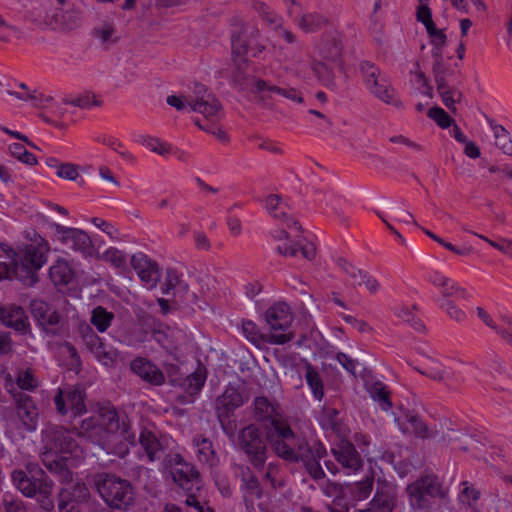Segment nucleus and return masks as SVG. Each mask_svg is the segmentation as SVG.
Wrapping results in <instances>:
<instances>
[{
	"label": "nucleus",
	"instance_id": "09e8293b",
	"mask_svg": "<svg viewBox=\"0 0 512 512\" xmlns=\"http://www.w3.org/2000/svg\"><path fill=\"white\" fill-rule=\"evenodd\" d=\"M324 22L325 19L323 17H320L316 14H306L302 16L299 25L305 31H313L320 27Z\"/></svg>",
	"mask_w": 512,
	"mask_h": 512
},
{
	"label": "nucleus",
	"instance_id": "bb28decb",
	"mask_svg": "<svg viewBox=\"0 0 512 512\" xmlns=\"http://www.w3.org/2000/svg\"><path fill=\"white\" fill-rule=\"evenodd\" d=\"M478 317L489 327L494 329L498 334H500L504 339L508 342L512 343V320L507 317H502L503 326L498 327L493 324L490 316L482 309L477 308Z\"/></svg>",
	"mask_w": 512,
	"mask_h": 512
},
{
	"label": "nucleus",
	"instance_id": "5701e85b",
	"mask_svg": "<svg viewBox=\"0 0 512 512\" xmlns=\"http://www.w3.org/2000/svg\"><path fill=\"white\" fill-rule=\"evenodd\" d=\"M394 420L403 433H414L421 437L428 435L426 425L414 415L402 414Z\"/></svg>",
	"mask_w": 512,
	"mask_h": 512
},
{
	"label": "nucleus",
	"instance_id": "e433bc0d",
	"mask_svg": "<svg viewBox=\"0 0 512 512\" xmlns=\"http://www.w3.org/2000/svg\"><path fill=\"white\" fill-rule=\"evenodd\" d=\"M306 379L315 399L321 400L323 397V385L318 373L310 366L307 368Z\"/></svg>",
	"mask_w": 512,
	"mask_h": 512
},
{
	"label": "nucleus",
	"instance_id": "c756f323",
	"mask_svg": "<svg viewBox=\"0 0 512 512\" xmlns=\"http://www.w3.org/2000/svg\"><path fill=\"white\" fill-rule=\"evenodd\" d=\"M139 440L141 445L145 449L150 461H154L155 459L160 457L161 446L153 433H151L150 431H143L140 434Z\"/></svg>",
	"mask_w": 512,
	"mask_h": 512
},
{
	"label": "nucleus",
	"instance_id": "4c0bfd02",
	"mask_svg": "<svg viewBox=\"0 0 512 512\" xmlns=\"http://www.w3.org/2000/svg\"><path fill=\"white\" fill-rule=\"evenodd\" d=\"M112 316L105 309L97 307L92 313V323L100 332H104L110 325Z\"/></svg>",
	"mask_w": 512,
	"mask_h": 512
},
{
	"label": "nucleus",
	"instance_id": "6e6d98bb",
	"mask_svg": "<svg viewBox=\"0 0 512 512\" xmlns=\"http://www.w3.org/2000/svg\"><path fill=\"white\" fill-rule=\"evenodd\" d=\"M336 359L348 372L352 374L356 372L357 363L354 360L350 359L347 355L343 353H338Z\"/></svg>",
	"mask_w": 512,
	"mask_h": 512
},
{
	"label": "nucleus",
	"instance_id": "a878e982",
	"mask_svg": "<svg viewBox=\"0 0 512 512\" xmlns=\"http://www.w3.org/2000/svg\"><path fill=\"white\" fill-rule=\"evenodd\" d=\"M251 90L255 93H269L275 95H283L293 101L301 102L302 97L300 93L296 90H283L277 87L268 86L265 82L262 81H253L251 83Z\"/></svg>",
	"mask_w": 512,
	"mask_h": 512
},
{
	"label": "nucleus",
	"instance_id": "4468645a",
	"mask_svg": "<svg viewBox=\"0 0 512 512\" xmlns=\"http://www.w3.org/2000/svg\"><path fill=\"white\" fill-rule=\"evenodd\" d=\"M132 263L144 286L147 289L154 288L160 278L157 265L144 254L133 256Z\"/></svg>",
	"mask_w": 512,
	"mask_h": 512
},
{
	"label": "nucleus",
	"instance_id": "f257e3e1",
	"mask_svg": "<svg viewBox=\"0 0 512 512\" xmlns=\"http://www.w3.org/2000/svg\"><path fill=\"white\" fill-rule=\"evenodd\" d=\"M80 437L96 443L107 454L120 457L126 455L135 442V435L130 432L126 420L111 408H104L98 415L85 419Z\"/></svg>",
	"mask_w": 512,
	"mask_h": 512
},
{
	"label": "nucleus",
	"instance_id": "13d9d810",
	"mask_svg": "<svg viewBox=\"0 0 512 512\" xmlns=\"http://www.w3.org/2000/svg\"><path fill=\"white\" fill-rule=\"evenodd\" d=\"M490 126L493 131L496 146L500 145L501 141L507 140L508 132L504 129L503 126L495 123H491Z\"/></svg>",
	"mask_w": 512,
	"mask_h": 512
},
{
	"label": "nucleus",
	"instance_id": "b1692460",
	"mask_svg": "<svg viewBox=\"0 0 512 512\" xmlns=\"http://www.w3.org/2000/svg\"><path fill=\"white\" fill-rule=\"evenodd\" d=\"M136 142L151 152L163 157H167L173 153V148L168 143L157 137L150 135H139L136 138Z\"/></svg>",
	"mask_w": 512,
	"mask_h": 512
},
{
	"label": "nucleus",
	"instance_id": "0eeeda50",
	"mask_svg": "<svg viewBox=\"0 0 512 512\" xmlns=\"http://www.w3.org/2000/svg\"><path fill=\"white\" fill-rule=\"evenodd\" d=\"M416 17L426 30L429 43L432 46L433 56L438 62L444 58V50L448 44L445 28L438 27L432 18L430 0H419L416 8Z\"/></svg>",
	"mask_w": 512,
	"mask_h": 512
},
{
	"label": "nucleus",
	"instance_id": "3c124183",
	"mask_svg": "<svg viewBox=\"0 0 512 512\" xmlns=\"http://www.w3.org/2000/svg\"><path fill=\"white\" fill-rule=\"evenodd\" d=\"M439 305L446 311L450 318L456 321H462L465 319V313L450 300L443 299L440 301Z\"/></svg>",
	"mask_w": 512,
	"mask_h": 512
},
{
	"label": "nucleus",
	"instance_id": "f3484780",
	"mask_svg": "<svg viewBox=\"0 0 512 512\" xmlns=\"http://www.w3.org/2000/svg\"><path fill=\"white\" fill-rule=\"evenodd\" d=\"M274 432L272 434V440L276 438H281V440H276L273 445L275 446V450L278 455L284 459H293L294 452L289 448V446L284 442L285 440H291L293 438V433L289 427L284 425L283 423L273 422Z\"/></svg>",
	"mask_w": 512,
	"mask_h": 512
},
{
	"label": "nucleus",
	"instance_id": "dca6fc26",
	"mask_svg": "<svg viewBox=\"0 0 512 512\" xmlns=\"http://www.w3.org/2000/svg\"><path fill=\"white\" fill-rule=\"evenodd\" d=\"M333 452L343 468L347 469V473H352L361 466V461L350 443L343 442L337 448H333Z\"/></svg>",
	"mask_w": 512,
	"mask_h": 512
},
{
	"label": "nucleus",
	"instance_id": "c85d7f7f",
	"mask_svg": "<svg viewBox=\"0 0 512 512\" xmlns=\"http://www.w3.org/2000/svg\"><path fill=\"white\" fill-rule=\"evenodd\" d=\"M333 56V59L328 62L315 61L312 65V69L316 74L317 78L321 80L324 84L329 85L332 83L334 69L337 66L336 55Z\"/></svg>",
	"mask_w": 512,
	"mask_h": 512
},
{
	"label": "nucleus",
	"instance_id": "69168bd1",
	"mask_svg": "<svg viewBox=\"0 0 512 512\" xmlns=\"http://www.w3.org/2000/svg\"><path fill=\"white\" fill-rule=\"evenodd\" d=\"M61 351L70 356V358H71L70 363H69L70 365H75L78 363L77 353L74 348H72L69 345H65V346L61 347Z\"/></svg>",
	"mask_w": 512,
	"mask_h": 512
},
{
	"label": "nucleus",
	"instance_id": "4d7b16f0",
	"mask_svg": "<svg viewBox=\"0 0 512 512\" xmlns=\"http://www.w3.org/2000/svg\"><path fill=\"white\" fill-rule=\"evenodd\" d=\"M69 103H71L74 106H79L82 108H89L95 103V101L92 96L85 94V95H80L78 97L70 99Z\"/></svg>",
	"mask_w": 512,
	"mask_h": 512
},
{
	"label": "nucleus",
	"instance_id": "bf43d9fd",
	"mask_svg": "<svg viewBox=\"0 0 512 512\" xmlns=\"http://www.w3.org/2000/svg\"><path fill=\"white\" fill-rule=\"evenodd\" d=\"M372 489V482L370 480H366L357 485L358 494L355 496L356 500H363L367 498Z\"/></svg>",
	"mask_w": 512,
	"mask_h": 512
},
{
	"label": "nucleus",
	"instance_id": "2f4dec72",
	"mask_svg": "<svg viewBox=\"0 0 512 512\" xmlns=\"http://www.w3.org/2000/svg\"><path fill=\"white\" fill-rule=\"evenodd\" d=\"M196 454L200 462L207 463L209 465H214L215 463V455L212 449V444L207 439H201L197 441L196 444Z\"/></svg>",
	"mask_w": 512,
	"mask_h": 512
},
{
	"label": "nucleus",
	"instance_id": "a211bd4d",
	"mask_svg": "<svg viewBox=\"0 0 512 512\" xmlns=\"http://www.w3.org/2000/svg\"><path fill=\"white\" fill-rule=\"evenodd\" d=\"M88 345L97 358V360L105 367H112L117 363L118 355L111 348L101 341L98 336H91L88 341Z\"/></svg>",
	"mask_w": 512,
	"mask_h": 512
},
{
	"label": "nucleus",
	"instance_id": "8fccbe9b",
	"mask_svg": "<svg viewBox=\"0 0 512 512\" xmlns=\"http://www.w3.org/2000/svg\"><path fill=\"white\" fill-rule=\"evenodd\" d=\"M56 174L63 179L75 181L79 177V169L70 163L60 164L56 167Z\"/></svg>",
	"mask_w": 512,
	"mask_h": 512
},
{
	"label": "nucleus",
	"instance_id": "4be33fe9",
	"mask_svg": "<svg viewBox=\"0 0 512 512\" xmlns=\"http://www.w3.org/2000/svg\"><path fill=\"white\" fill-rule=\"evenodd\" d=\"M339 265L348 275H350L355 285H363L370 292H375L378 289V283L374 278L368 276L360 269H357L352 264L348 263L345 259H340Z\"/></svg>",
	"mask_w": 512,
	"mask_h": 512
},
{
	"label": "nucleus",
	"instance_id": "7ed1b4c3",
	"mask_svg": "<svg viewBox=\"0 0 512 512\" xmlns=\"http://www.w3.org/2000/svg\"><path fill=\"white\" fill-rule=\"evenodd\" d=\"M29 476L22 470L14 471L12 481L14 486L26 497L38 495V502L45 511L53 508V501L49 498L51 484L42 479L43 471L36 465L27 467Z\"/></svg>",
	"mask_w": 512,
	"mask_h": 512
},
{
	"label": "nucleus",
	"instance_id": "aec40b11",
	"mask_svg": "<svg viewBox=\"0 0 512 512\" xmlns=\"http://www.w3.org/2000/svg\"><path fill=\"white\" fill-rule=\"evenodd\" d=\"M131 369L144 380L153 384H160L164 381V376L155 365L144 359H136L131 364Z\"/></svg>",
	"mask_w": 512,
	"mask_h": 512
},
{
	"label": "nucleus",
	"instance_id": "72a5a7b5",
	"mask_svg": "<svg viewBox=\"0 0 512 512\" xmlns=\"http://www.w3.org/2000/svg\"><path fill=\"white\" fill-rule=\"evenodd\" d=\"M371 398L378 404L379 408L383 411H389L391 402L388 397L386 387L382 384H376L373 388L369 389Z\"/></svg>",
	"mask_w": 512,
	"mask_h": 512
},
{
	"label": "nucleus",
	"instance_id": "393cba45",
	"mask_svg": "<svg viewBox=\"0 0 512 512\" xmlns=\"http://www.w3.org/2000/svg\"><path fill=\"white\" fill-rule=\"evenodd\" d=\"M427 278L435 286L442 287V293L446 296L464 297L465 295V291L462 288L439 272H430Z\"/></svg>",
	"mask_w": 512,
	"mask_h": 512
},
{
	"label": "nucleus",
	"instance_id": "f03ea898",
	"mask_svg": "<svg viewBox=\"0 0 512 512\" xmlns=\"http://www.w3.org/2000/svg\"><path fill=\"white\" fill-rule=\"evenodd\" d=\"M71 433L66 432L54 441L53 449L42 453V461L46 468L59 474L63 480L71 477L70 468L76 466L83 458V451L72 446Z\"/></svg>",
	"mask_w": 512,
	"mask_h": 512
},
{
	"label": "nucleus",
	"instance_id": "0e129e2a",
	"mask_svg": "<svg viewBox=\"0 0 512 512\" xmlns=\"http://www.w3.org/2000/svg\"><path fill=\"white\" fill-rule=\"evenodd\" d=\"M113 35H114V30L107 26V27H103L100 31H99V37L100 39L103 41V42H109V41H112L113 40Z\"/></svg>",
	"mask_w": 512,
	"mask_h": 512
},
{
	"label": "nucleus",
	"instance_id": "ddd939ff",
	"mask_svg": "<svg viewBox=\"0 0 512 512\" xmlns=\"http://www.w3.org/2000/svg\"><path fill=\"white\" fill-rule=\"evenodd\" d=\"M57 409L60 413L71 411L74 415H80L85 411L84 396L80 389L60 391L55 398Z\"/></svg>",
	"mask_w": 512,
	"mask_h": 512
},
{
	"label": "nucleus",
	"instance_id": "e2e57ef3",
	"mask_svg": "<svg viewBox=\"0 0 512 512\" xmlns=\"http://www.w3.org/2000/svg\"><path fill=\"white\" fill-rule=\"evenodd\" d=\"M464 153L467 157L475 159L480 156V149L473 141H467L463 145Z\"/></svg>",
	"mask_w": 512,
	"mask_h": 512
},
{
	"label": "nucleus",
	"instance_id": "338daca9",
	"mask_svg": "<svg viewBox=\"0 0 512 512\" xmlns=\"http://www.w3.org/2000/svg\"><path fill=\"white\" fill-rule=\"evenodd\" d=\"M503 151V153L512 156V139L507 135V140L501 141L500 145L497 146Z\"/></svg>",
	"mask_w": 512,
	"mask_h": 512
},
{
	"label": "nucleus",
	"instance_id": "423d86ee",
	"mask_svg": "<svg viewBox=\"0 0 512 512\" xmlns=\"http://www.w3.org/2000/svg\"><path fill=\"white\" fill-rule=\"evenodd\" d=\"M97 490L103 500L112 508L126 509L134 500L129 482L110 475H100Z\"/></svg>",
	"mask_w": 512,
	"mask_h": 512
},
{
	"label": "nucleus",
	"instance_id": "c03bdc74",
	"mask_svg": "<svg viewBox=\"0 0 512 512\" xmlns=\"http://www.w3.org/2000/svg\"><path fill=\"white\" fill-rule=\"evenodd\" d=\"M68 236L73 240L74 247L78 250H84L90 245L89 236L79 229H68Z\"/></svg>",
	"mask_w": 512,
	"mask_h": 512
},
{
	"label": "nucleus",
	"instance_id": "79ce46f5",
	"mask_svg": "<svg viewBox=\"0 0 512 512\" xmlns=\"http://www.w3.org/2000/svg\"><path fill=\"white\" fill-rule=\"evenodd\" d=\"M206 380V375L202 369H198L186 380V386L189 393L193 394L198 392Z\"/></svg>",
	"mask_w": 512,
	"mask_h": 512
},
{
	"label": "nucleus",
	"instance_id": "de8ad7c7",
	"mask_svg": "<svg viewBox=\"0 0 512 512\" xmlns=\"http://www.w3.org/2000/svg\"><path fill=\"white\" fill-rule=\"evenodd\" d=\"M42 304L34 303L33 304V313L36 318H38L39 321H41L42 324H57L59 322V316L55 312L51 311H45L41 312Z\"/></svg>",
	"mask_w": 512,
	"mask_h": 512
},
{
	"label": "nucleus",
	"instance_id": "f8f14e48",
	"mask_svg": "<svg viewBox=\"0 0 512 512\" xmlns=\"http://www.w3.org/2000/svg\"><path fill=\"white\" fill-rule=\"evenodd\" d=\"M173 480L184 490L193 492L200 489V480L194 468L182 461L180 456L175 457V466L169 471Z\"/></svg>",
	"mask_w": 512,
	"mask_h": 512
},
{
	"label": "nucleus",
	"instance_id": "680f3d73",
	"mask_svg": "<svg viewBox=\"0 0 512 512\" xmlns=\"http://www.w3.org/2000/svg\"><path fill=\"white\" fill-rule=\"evenodd\" d=\"M93 224L100 230H102L103 232L107 233L109 236H111L112 238L115 237V234H116V230L115 228L108 222L102 220V219H99V218H95L93 219Z\"/></svg>",
	"mask_w": 512,
	"mask_h": 512
},
{
	"label": "nucleus",
	"instance_id": "c9c22d12",
	"mask_svg": "<svg viewBox=\"0 0 512 512\" xmlns=\"http://www.w3.org/2000/svg\"><path fill=\"white\" fill-rule=\"evenodd\" d=\"M9 151L14 157L25 164L35 165L37 163L36 157L32 153L28 152L25 146L21 143L10 144Z\"/></svg>",
	"mask_w": 512,
	"mask_h": 512
},
{
	"label": "nucleus",
	"instance_id": "6e6552de",
	"mask_svg": "<svg viewBox=\"0 0 512 512\" xmlns=\"http://www.w3.org/2000/svg\"><path fill=\"white\" fill-rule=\"evenodd\" d=\"M265 321L268 325L269 339L272 343L283 344L291 339L292 315L287 304H273L265 313Z\"/></svg>",
	"mask_w": 512,
	"mask_h": 512
},
{
	"label": "nucleus",
	"instance_id": "37998d69",
	"mask_svg": "<svg viewBox=\"0 0 512 512\" xmlns=\"http://www.w3.org/2000/svg\"><path fill=\"white\" fill-rule=\"evenodd\" d=\"M241 331L244 337L253 344H257L261 340V335L257 325L250 321H243Z\"/></svg>",
	"mask_w": 512,
	"mask_h": 512
},
{
	"label": "nucleus",
	"instance_id": "7c9ffc66",
	"mask_svg": "<svg viewBox=\"0 0 512 512\" xmlns=\"http://www.w3.org/2000/svg\"><path fill=\"white\" fill-rule=\"evenodd\" d=\"M265 208L275 218L286 217L289 211L288 206L278 195L272 194L265 199Z\"/></svg>",
	"mask_w": 512,
	"mask_h": 512
},
{
	"label": "nucleus",
	"instance_id": "603ef678",
	"mask_svg": "<svg viewBox=\"0 0 512 512\" xmlns=\"http://www.w3.org/2000/svg\"><path fill=\"white\" fill-rule=\"evenodd\" d=\"M480 239L489 243L492 247L499 250L507 256H512V241L507 239H501L499 241H492L483 235L476 234Z\"/></svg>",
	"mask_w": 512,
	"mask_h": 512
},
{
	"label": "nucleus",
	"instance_id": "5fc2aeb1",
	"mask_svg": "<svg viewBox=\"0 0 512 512\" xmlns=\"http://www.w3.org/2000/svg\"><path fill=\"white\" fill-rule=\"evenodd\" d=\"M186 504L193 511L192 512H212L209 507H204V505L196 498L194 494H190L186 499Z\"/></svg>",
	"mask_w": 512,
	"mask_h": 512
},
{
	"label": "nucleus",
	"instance_id": "2eb2a0df",
	"mask_svg": "<svg viewBox=\"0 0 512 512\" xmlns=\"http://www.w3.org/2000/svg\"><path fill=\"white\" fill-rule=\"evenodd\" d=\"M88 496L87 488L84 484H77L74 492L71 493L64 488L60 493L59 511L60 512H80V502L85 501Z\"/></svg>",
	"mask_w": 512,
	"mask_h": 512
},
{
	"label": "nucleus",
	"instance_id": "ea45409f",
	"mask_svg": "<svg viewBox=\"0 0 512 512\" xmlns=\"http://www.w3.org/2000/svg\"><path fill=\"white\" fill-rule=\"evenodd\" d=\"M18 415L22 418V422L26 430H35L37 413L34 407H31L30 409L29 406L25 404L24 407L19 408Z\"/></svg>",
	"mask_w": 512,
	"mask_h": 512
},
{
	"label": "nucleus",
	"instance_id": "a19ab883",
	"mask_svg": "<svg viewBox=\"0 0 512 512\" xmlns=\"http://www.w3.org/2000/svg\"><path fill=\"white\" fill-rule=\"evenodd\" d=\"M392 508L393 504L389 497L377 494L371 502V508L360 512H391Z\"/></svg>",
	"mask_w": 512,
	"mask_h": 512
},
{
	"label": "nucleus",
	"instance_id": "6ab92c4d",
	"mask_svg": "<svg viewBox=\"0 0 512 512\" xmlns=\"http://www.w3.org/2000/svg\"><path fill=\"white\" fill-rule=\"evenodd\" d=\"M0 321L16 331L24 332L27 329V317L20 307H0Z\"/></svg>",
	"mask_w": 512,
	"mask_h": 512
},
{
	"label": "nucleus",
	"instance_id": "1a4fd4ad",
	"mask_svg": "<svg viewBox=\"0 0 512 512\" xmlns=\"http://www.w3.org/2000/svg\"><path fill=\"white\" fill-rule=\"evenodd\" d=\"M361 71L365 86L371 94L386 104L396 107L401 105L397 92L388 80L380 74L377 67L366 63L361 66Z\"/></svg>",
	"mask_w": 512,
	"mask_h": 512
},
{
	"label": "nucleus",
	"instance_id": "a18cd8bd",
	"mask_svg": "<svg viewBox=\"0 0 512 512\" xmlns=\"http://www.w3.org/2000/svg\"><path fill=\"white\" fill-rule=\"evenodd\" d=\"M478 499V492L470 487L467 482L460 485L459 500L467 506H472Z\"/></svg>",
	"mask_w": 512,
	"mask_h": 512
},
{
	"label": "nucleus",
	"instance_id": "20e7f679",
	"mask_svg": "<svg viewBox=\"0 0 512 512\" xmlns=\"http://www.w3.org/2000/svg\"><path fill=\"white\" fill-rule=\"evenodd\" d=\"M192 111L202 114L204 119L209 122L198 123L201 129L212 133L220 140L226 139L225 131L216 125L222 116L220 104L204 86L197 87L195 91Z\"/></svg>",
	"mask_w": 512,
	"mask_h": 512
},
{
	"label": "nucleus",
	"instance_id": "473e14b6",
	"mask_svg": "<svg viewBox=\"0 0 512 512\" xmlns=\"http://www.w3.org/2000/svg\"><path fill=\"white\" fill-rule=\"evenodd\" d=\"M438 92L443 104L451 111L456 110V104L462 99V93L457 89H448L439 86Z\"/></svg>",
	"mask_w": 512,
	"mask_h": 512
},
{
	"label": "nucleus",
	"instance_id": "412c9836",
	"mask_svg": "<svg viewBox=\"0 0 512 512\" xmlns=\"http://www.w3.org/2000/svg\"><path fill=\"white\" fill-rule=\"evenodd\" d=\"M409 75L410 85L417 94L427 98L433 97V88L418 63L413 64Z\"/></svg>",
	"mask_w": 512,
	"mask_h": 512
},
{
	"label": "nucleus",
	"instance_id": "9d476101",
	"mask_svg": "<svg viewBox=\"0 0 512 512\" xmlns=\"http://www.w3.org/2000/svg\"><path fill=\"white\" fill-rule=\"evenodd\" d=\"M48 243L41 237L27 246L21 253V263L16 264L14 273L21 279L27 278L34 271L39 270L47 262Z\"/></svg>",
	"mask_w": 512,
	"mask_h": 512
},
{
	"label": "nucleus",
	"instance_id": "864d4df0",
	"mask_svg": "<svg viewBox=\"0 0 512 512\" xmlns=\"http://www.w3.org/2000/svg\"><path fill=\"white\" fill-rule=\"evenodd\" d=\"M17 385L24 390H31L37 386V380L34 378L30 371H24L19 374Z\"/></svg>",
	"mask_w": 512,
	"mask_h": 512
},
{
	"label": "nucleus",
	"instance_id": "cd10ccee",
	"mask_svg": "<svg viewBox=\"0 0 512 512\" xmlns=\"http://www.w3.org/2000/svg\"><path fill=\"white\" fill-rule=\"evenodd\" d=\"M50 277L55 285L68 284L73 278V272L69 264L64 260H58L50 268Z\"/></svg>",
	"mask_w": 512,
	"mask_h": 512
},
{
	"label": "nucleus",
	"instance_id": "052dcab7",
	"mask_svg": "<svg viewBox=\"0 0 512 512\" xmlns=\"http://www.w3.org/2000/svg\"><path fill=\"white\" fill-rule=\"evenodd\" d=\"M15 33L14 27L6 23V21L0 17V38L2 40H9Z\"/></svg>",
	"mask_w": 512,
	"mask_h": 512
},
{
	"label": "nucleus",
	"instance_id": "39448f33",
	"mask_svg": "<svg viewBox=\"0 0 512 512\" xmlns=\"http://www.w3.org/2000/svg\"><path fill=\"white\" fill-rule=\"evenodd\" d=\"M286 228L277 230L274 233V238L278 242V251L281 254L293 256L301 250L305 258H311L315 253V246L302 235L298 222L293 219H287Z\"/></svg>",
	"mask_w": 512,
	"mask_h": 512
},
{
	"label": "nucleus",
	"instance_id": "774afa93",
	"mask_svg": "<svg viewBox=\"0 0 512 512\" xmlns=\"http://www.w3.org/2000/svg\"><path fill=\"white\" fill-rule=\"evenodd\" d=\"M255 406L257 410L265 413H268L269 410L271 409L268 400L265 398H257L255 401Z\"/></svg>",
	"mask_w": 512,
	"mask_h": 512
},
{
	"label": "nucleus",
	"instance_id": "f704fd0d",
	"mask_svg": "<svg viewBox=\"0 0 512 512\" xmlns=\"http://www.w3.org/2000/svg\"><path fill=\"white\" fill-rule=\"evenodd\" d=\"M427 116L442 129L450 127L453 123L452 118L446 111L438 106L431 107L427 111Z\"/></svg>",
	"mask_w": 512,
	"mask_h": 512
},
{
	"label": "nucleus",
	"instance_id": "49530a36",
	"mask_svg": "<svg viewBox=\"0 0 512 512\" xmlns=\"http://www.w3.org/2000/svg\"><path fill=\"white\" fill-rule=\"evenodd\" d=\"M167 103L178 111H192L193 98L170 95L167 97Z\"/></svg>",
	"mask_w": 512,
	"mask_h": 512
},
{
	"label": "nucleus",
	"instance_id": "9b49d317",
	"mask_svg": "<svg viewBox=\"0 0 512 512\" xmlns=\"http://www.w3.org/2000/svg\"><path fill=\"white\" fill-rule=\"evenodd\" d=\"M434 479L426 477L408 487L412 512H429L430 498L435 493Z\"/></svg>",
	"mask_w": 512,
	"mask_h": 512
},
{
	"label": "nucleus",
	"instance_id": "58836bf2",
	"mask_svg": "<svg viewBox=\"0 0 512 512\" xmlns=\"http://www.w3.org/2000/svg\"><path fill=\"white\" fill-rule=\"evenodd\" d=\"M265 19L271 25H273V29H275L277 37L283 38V40L287 43H291L293 41V35L289 31L282 29L280 18H278L272 12H267L265 15Z\"/></svg>",
	"mask_w": 512,
	"mask_h": 512
}]
</instances>
